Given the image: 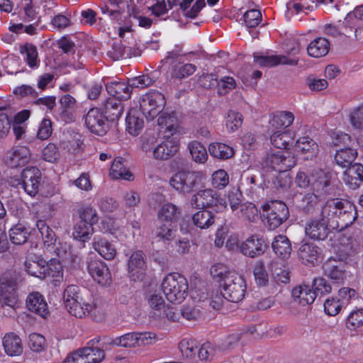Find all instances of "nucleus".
I'll return each instance as SVG.
<instances>
[{"instance_id": "obj_1", "label": "nucleus", "mask_w": 363, "mask_h": 363, "mask_svg": "<svg viewBox=\"0 0 363 363\" xmlns=\"http://www.w3.org/2000/svg\"><path fill=\"white\" fill-rule=\"evenodd\" d=\"M160 138H145L142 143V149L145 152L152 151L154 158L168 160L179 150L180 137L185 132L179 124L177 117L174 114L164 113L157 118Z\"/></svg>"}, {"instance_id": "obj_2", "label": "nucleus", "mask_w": 363, "mask_h": 363, "mask_svg": "<svg viewBox=\"0 0 363 363\" xmlns=\"http://www.w3.org/2000/svg\"><path fill=\"white\" fill-rule=\"evenodd\" d=\"M355 206L347 200L331 199L321 210L320 216L325 218L332 228H347L356 219Z\"/></svg>"}, {"instance_id": "obj_3", "label": "nucleus", "mask_w": 363, "mask_h": 363, "mask_svg": "<svg viewBox=\"0 0 363 363\" xmlns=\"http://www.w3.org/2000/svg\"><path fill=\"white\" fill-rule=\"evenodd\" d=\"M63 303L68 312L77 318H86L95 308L92 298L84 296L76 285H69L64 290Z\"/></svg>"}, {"instance_id": "obj_4", "label": "nucleus", "mask_w": 363, "mask_h": 363, "mask_svg": "<svg viewBox=\"0 0 363 363\" xmlns=\"http://www.w3.org/2000/svg\"><path fill=\"white\" fill-rule=\"evenodd\" d=\"M162 289L168 301L179 304L187 296L189 286L184 276L178 273H171L163 279Z\"/></svg>"}, {"instance_id": "obj_5", "label": "nucleus", "mask_w": 363, "mask_h": 363, "mask_svg": "<svg viewBox=\"0 0 363 363\" xmlns=\"http://www.w3.org/2000/svg\"><path fill=\"white\" fill-rule=\"evenodd\" d=\"M259 213L264 225L274 230L288 218L289 209L282 201H267L261 205Z\"/></svg>"}, {"instance_id": "obj_6", "label": "nucleus", "mask_w": 363, "mask_h": 363, "mask_svg": "<svg viewBox=\"0 0 363 363\" xmlns=\"http://www.w3.org/2000/svg\"><path fill=\"white\" fill-rule=\"evenodd\" d=\"M41 179L40 171L35 167L24 169L21 175L11 176L9 184L18 189H23L30 196H34L38 191Z\"/></svg>"}, {"instance_id": "obj_7", "label": "nucleus", "mask_w": 363, "mask_h": 363, "mask_svg": "<svg viewBox=\"0 0 363 363\" xmlns=\"http://www.w3.org/2000/svg\"><path fill=\"white\" fill-rule=\"evenodd\" d=\"M139 104L143 114L147 120H153L155 117L164 113L174 114L177 117L174 112L164 111L166 99L160 91H150L143 94L140 99Z\"/></svg>"}, {"instance_id": "obj_8", "label": "nucleus", "mask_w": 363, "mask_h": 363, "mask_svg": "<svg viewBox=\"0 0 363 363\" xmlns=\"http://www.w3.org/2000/svg\"><path fill=\"white\" fill-rule=\"evenodd\" d=\"M201 179V172L182 169L172 175L169 184L178 192L187 194L193 191Z\"/></svg>"}, {"instance_id": "obj_9", "label": "nucleus", "mask_w": 363, "mask_h": 363, "mask_svg": "<svg viewBox=\"0 0 363 363\" xmlns=\"http://www.w3.org/2000/svg\"><path fill=\"white\" fill-rule=\"evenodd\" d=\"M223 296L232 302L241 301L246 291V283L244 277L237 272L228 274L225 281L221 284Z\"/></svg>"}, {"instance_id": "obj_10", "label": "nucleus", "mask_w": 363, "mask_h": 363, "mask_svg": "<svg viewBox=\"0 0 363 363\" xmlns=\"http://www.w3.org/2000/svg\"><path fill=\"white\" fill-rule=\"evenodd\" d=\"M18 286V274L5 273L0 278V302L2 306L15 310L18 306L15 291Z\"/></svg>"}, {"instance_id": "obj_11", "label": "nucleus", "mask_w": 363, "mask_h": 363, "mask_svg": "<svg viewBox=\"0 0 363 363\" xmlns=\"http://www.w3.org/2000/svg\"><path fill=\"white\" fill-rule=\"evenodd\" d=\"M265 164L276 172H285L295 166L296 159L290 150H278L267 155Z\"/></svg>"}, {"instance_id": "obj_12", "label": "nucleus", "mask_w": 363, "mask_h": 363, "mask_svg": "<svg viewBox=\"0 0 363 363\" xmlns=\"http://www.w3.org/2000/svg\"><path fill=\"white\" fill-rule=\"evenodd\" d=\"M318 179L315 180L311 184L313 192L305 195L303 198L301 207L306 210H310L317 203L319 197L328 193L330 183L328 177L324 172L320 170L318 174Z\"/></svg>"}, {"instance_id": "obj_13", "label": "nucleus", "mask_w": 363, "mask_h": 363, "mask_svg": "<svg viewBox=\"0 0 363 363\" xmlns=\"http://www.w3.org/2000/svg\"><path fill=\"white\" fill-rule=\"evenodd\" d=\"M147 305L150 309V318L160 320L164 317L173 321L176 320L174 313L167 311V306L162 295L156 291L150 292L146 297Z\"/></svg>"}, {"instance_id": "obj_14", "label": "nucleus", "mask_w": 363, "mask_h": 363, "mask_svg": "<svg viewBox=\"0 0 363 363\" xmlns=\"http://www.w3.org/2000/svg\"><path fill=\"white\" fill-rule=\"evenodd\" d=\"M191 202L198 208L215 206L220 211L227 207L225 200L220 198L218 194L211 189H206L198 191L193 196Z\"/></svg>"}, {"instance_id": "obj_15", "label": "nucleus", "mask_w": 363, "mask_h": 363, "mask_svg": "<svg viewBox=\"0 0 363 363\" xmlns=\"http://www.w3.org/2000/svg\"><path fill=\"white\" fill-rule=\"evenodd\" d=\"M31 160L30 149L25 145H16L9 150L4 157L5 163L11 168H18L28 164Z\"/></svg>"}, {"instance_id": "obj_16", "label": "nucleus", "mask_w": 363, "mask_h": 363, "mask_svg": "<svg viewBox=\"0 0 363 363\" xmlns=\"http://www.w3.org/2000/svg\"><path fill=\"white\" fill-rule=\"evenodd\" d=\"M106 117L98 108H91L84 117L85 125L94 134L103 135L106 132Z\"/></svg>"}, {"instance_id": "obj_17", "label": "nucleus", "mask_w": 363, "mask_h": 363, "mask_svg": "<svg viewBox=\"0 0 363 363\" xmlns=\"http://www.w3.org/2000/svg\"><path fill=\"white\" fill-rule=\"evenodd\" d=\"M147 271V262L145 254L140 250L130 255L128 263V272L130 278L133 281H141Z\"/></svg>"}, {"instance_id": "obj_18", "label": "nucleus", "mask_w": 363, "mask_h": 363, "mask_svg": "<svg viewBox=\"0 0 363 363\" xmlns=\"http://www.w3.org/2000/svg\"><path fill=\"white\" fill-rule=\"evenodd\" d=\"M87 269L89 274L99 284L107 286L111 283V275L106 263L99 259H91Z\"/></svg>"}, {"instance_id": "obj_19", "label": "nucleus", "mask_w": 363, "mask_h": 363, "mask_svg": "<svg viewBox=\"0 0 363 363\" xmlns=\"http://www.w3.org/2000/svg\"><path fill=\"white\" fill-rule=\"evenodd\" d=\"M254 62L261 67H271L278 65H297V58H289L284 55H268L264 53L255 52L253 54Z\"/></svg>"}, {"instance_id": "obj_20", "label": "nucleus", "mask_w": 363, "mask_h": 363, "mask_svg": "<svg viewBox=\"0 0 363 363\" xmlns=\"http://www.w3.org/2000/svg\"><path fill=\"white\" fill-rule=\"evenodd\" d=\"M330 224L320 216L309 220L306 223L305 233L306 236L313 240H324L329 232Z\"/></svg>"}, {"instance_id": "obj_21", "label": "nucleus", "mask_w": 363, "mask_h": 363, "mask_svg": "<svg viewBox=\"0 0 363 363\" xmlns=\"http://www.w3.org/2000/svg\"><path fill=\"white\" fill-rule=\"evenodd\" d=\"M99 343V340H90L87 345L78 350L80 361L82 363H99L105 357L104 350L96 344Z\"/></svg>"}, {"instance_id": "obj_22", "label": "nucleus", "mask_w": 363, "mask_h": 363, "mask_svg": "<svg viewBox=\"0 0 363 363\" xmlns=\"http://www.w3.org/2000/svg\"><path fill=\"white\" fill-rule=\"evenodd\" d=\"M295 151L303 160H309L317 157L319 149L315 140L308 136H303L296 140Z\"/></svg>"}, {"instance_id": "obj_23", "label": "nucleus", "mask_w": 363, "mask_h": 363, "mask_svg": "<svg viewBox=\"0 0 363 363\" xmlns=\"http://www.w3.org/2000/svg\"><path fill=\"white\" fill-rule=\"evenodd\" d=\"M265 248L264 241L257 235L247 238L240 245V250L242 254L252 258L262 255Z\"/></svg>"}, {"instance_id": "obj_24", "label": "nucleus", "mask_w": 363, "mask_h": 363, "mask_svg": "<svg viewBox=\"0 0 363 363\" xmlns=\"http://www.w3.org/2000/svg\"><path fill=\"white\" fill-rule=\"evenodd\" d=\"M271 145L281 150H290L294 141V134L289 130H272L269 135Z\"/></svg>"}, {"instance_id": "obj_25", "label": "nucleus", "mask_w": 363, "mask_h": 363, "mask_svg": "<svg viewBox=\"0 0 363 363\" xmlns=\"http://www.w3.org/2000/svg\"><path fill=\"white\" fill-rule=\"evenodd\" d=\"M26 308L30 312L45 318L48 315V307L43 296L39 292L30 293L26 298Z\"/></svg>"}, {"instance_id": "obj_26", "label": "nucleus", "mask_w": 363, "mask_h": 363, "mask_svg": "<svg viewBox=\"0 0 363 363\" xmlns=\"http://www.w3.org/2000/svg\"><path fill=\"white\" fill-rule=\"evenodd\" d=\"M292 297L296 303L305 306L314 302L316 298V293L313 291L311 286L301 284L293 289Z\"/></svg>"}, {"instance_id": "obj_27", "label": "nucleus", "mask_w": 363, "mask_h": 363, "mask_svg": "<svg viewBox=\"0 0 363 363\" xmlns=\"http://www.w3.org/2000/svg\"><path fill=\"white\" fill-rule=\"evenodd\" d=\"M342 179L350 188H357L363 180V165L355 163L347 167L343 173Z\"/></svg>"}, {"instance_id": "obj_28", "label": "nucleus", "mask_w": 363, "mask_h": 363, "mask_svg": "<svg viewBox=\"0 0 363 363\" xmlns=\"http://www.w3.org/2000/svg\"><path fill=\"white\" fill-rule=\"evenodd\" d=\"M92 245L94 249L106 260L113 259L117 254L115 245L105 238L94 237Z\"/></svg>"}, {"instance_id": "obj_29", "label": "nucleus", "mask_w": 363, "mask_h": 363, "mask_svg": "<svg viewBox=\"0 0 363 363\" xmlns=\"http://www.w3.org/2000/svg\"><path fill=\"white\" fill-rule=\"evenodd\" d=\"M3 347L7 355L11 357L19 356L23 350L21 338L13 333H7L2 340Z\"/></svg>"}, {"instance_id": "obj_30", "label": "nucleus", "mask_w": 363, "mask_h": 363, "mask_svg": "<svg viewBox=\"0 0 363 363\" xmlns=\"http://www.w3.org/2000/svg\"><path fill=\"white\" fill-rule=\"evenodd\" d=\"M108 93L118 100H126L130 97L132 89L129 81L125 82H111L106 85Z\"/></svg>"}, {"instance_id": "obj_31", "label": "nucleus", "mask_w": 363, "mask_h": 363, "mask_svg": "<svg viewBox=\"0 0 363 363\" xmlns=\"http://www.w3.org/2000/svg\"><path fill=\"white\" fill-rule=\"evenodd\" d=\"M179 350L182 359L185 362L183 363H198V347L194 340L189 339L182 340L179 344Z\"/></svg>"}, {"instance_id": "obj_32", "label": "nucleus", "mask_w": 363, "mask_h": 363, "mask_svg": "<svg viewBox=\"0 0 363 363\" xmlns=\"http://www.w3.org/2000/svg\"><path fill=\"white\" fill-rule=\"evenodd\" d=\"M45 279H49L52 282H60L63 279V267L57 259H51L45 261L44 267Z\"/></svg>"}, {"instance_id": "obj_33", "label": "nucleus", "mask_w": 363, "mask_h": 363, "mask_svg": "<svg viewBox=\"0 0 363 363\" xmlns=\"http://www.w3.org/2000/svg\"><path fill=\"white\" fill-rule=\"evenodd\" d=\"M45 260L39 257L28 258L24 262L25 271L30 275L40 279H45L44 267Z\"/></svg>"}, {"instance_id": "obj_34", "label": "nucleus", "mask_w": 363, "mask_h": 363, "mask_svg": "<svg viewBox=\"0 0 363 363\" xmlns=\"http://www.w3.org/2000/svg\"><path fill=\"white\" fill-rule=\"evenodd\" d=\"M298 256L305 264H314L320 258V252L318 247L313 244L305 243L299 248Z\"/></svg>"}, {"instance_id": "obj_35", "label": "nucleus", "mask_w": 363, "mask_h": 363, "mask_svg": "<svg viewBox=\"0 0 363 363\" xmlns=\"http://www.w3.org/2000/svg\"><path fill=\"white\" fill-rule=\"evenodd\" d=\"M324 273L328 278L337 282L342 281L347 277L345 264H337L335 261H329L325 264Z\"/></svg>"}, {"instance_id": "obj_36", "label": "nucleus", "mask_w": 363, "mask_h": 363, "mask_svg": "<svg viewBox=\"0 0 363 363\" xmlns=\"http://www.w3.org/2000/svg\"><path fill=\"white\" fill-rule=\"evenodd\" d=\"M109 175L114 179L132 181L134 179L133 174L123 164V160L121 157L114 159L110 169Z\"/></svg>"}, {"instance_id": "obj_37", "label": "nucleus", "mask_w": 363, "mask_h": 363, "mask_svg": "<svg viewBox=\"0 0 363 363\" xmlns=\"http://www.w3.org/2000/svg\"><path fill=\"white\" fill-rule=\"evenodd\" d=\"M357 156V152L355 149L341 147L335 154V161L338 166L345 168L352 165Z\"/></svg>"}, {"instance_id": "obj_38", "label": "nucleus", "mask_w": 363, "mask_h": 363, "mask_svg": "<svg viewBox=\"0 0 363 363\" xmlns=\"http://www.w3.org/2000/svg\"><path fill=\"white\" fill-rule=\"evenodd\" d=\"M274 252L281 259H287L291 252V245L289 239L283 235L274 238L272 244Z\"/></svg>"}, {"instance_id": "obj_39", "label": "nucleus", "mask_w": 363, "mask_h": 363, "mask_svg": "<svg viewBox=\"0 0 363 363\" xmlns=\"http://www.w3.org/2000/svg\"><path fill=\"white\" fill-rule=\"evenodd\" d=\"M330 50V43L326 38H317L308 45V54L313 57H321L326 55Z\"/></svg>"}, {"instance_id": "obj_40", "label": "nucleus", "mask_w": 363, "mask_h": 363, "mask_svg": "<svg viewBox=\"0 0 363 363\" xmlns=\"http://www.w3.org/2000/svg\"><path fill=\"white\" fill-rule=\"evenodd\" d=\"M194 0H182L179 6L183 15L191 19L197 17L199 12L206 6L205 0H196L193 5H191Z\"/></svg>"}, {"instance_id": "obj_41", "label": "nucleus", "mask_w": 363, "mask_h": 363, "mask_svg": "<svg viewBox=\"0 0 363 363\" xmlns=\"http://www.w3.org/2000/svg\"><path fill=\"white\" fill-rule=\"evenodd\" d=\"M294 121V116L290 111H280L272 113L269 124L275 128L289 127Z\"/></svg>"}, {"instance_id": "obj_42", "label": "nucleus", "mask_w": 363, "mask_h": 363, "mask_svg": "<svg viewBox=\"0 0 363 363\" xmlns=\"http://www.w3.org/2000/svg\"><path fill=\"white\" fill-rule=\"evenodd\" d=\"M258 212L257 208L253 203L245 202L240 205V208L235 214L244 221L255 222L258 218Z\"/></svg>"}, {"instance_id": "obj_43", "label": "nucleus", "mask_w": 363, "mask_h": 363, "mask_svg": "<svg viewBox=\"0 0 363 363\" xmlns=\"http://www.w3.org/2000/svg\"><path fill=\"white\" fill-rule=\"evenodd\" d=\"M208 152L212 157L220 160L229 159L235 154L234 149L232 147L217 142L212 143L208 145Z\"/></svg>"}, {"instance_id": "obj_44", "label": "nucleus", "mask_w": 363, "mask_h": 363, "mask_svg": "<svg viewBox=\"0 0 363 363\" xmlns=\"http://www.w3.org/2000/svg\"><path fill=\"white\" fill-rule=\"evenodd\" d=\"M60 147L69 154L77 155L84 148L82 136L79 133H75L69 138L61 141Z\"/></svg>"}, {"instance_id": "obj_45", "label": "nucleus", "mask_w": 363, "mask_h": 363, "mask_svg": "<svg viewBox=\"0 0 363 363\" xmlns=\"http://www.w3.org/2000/svg\"><path fill=\"white\" fill-rule=\"evenodd\" d=\"M30 231L21 223L13 226L9 231V239L14 245H23L27 242Z\"/></svg>"}, {"instance_id": "obj_46", "label": "nucleus", "mask_w": 363, "mask_h": 363, "mask_svg": "<svg viewBox=\"0 0 363 363\" xmlns=\"http://www.w3.org/2000/svg\"><path fill=\"white\" fill-rule=\"evenodd\" d=\"M191 159L196 163L204 164L208 160V153L205 146L199 141L194 140L188 144Z\"/></svg>"}, {"instance_id": "obj_47", "label": "nucleus", "mask_w": 363, "mask_h": 363, "mask_svg": "<svg viewBox=\"0 0 363 363\" xmlns=\"http://www.w3.org/2000/svg\"><path fill=\"white\" fill-rule=\"evenodd\" d=\"M192 221L195 226L200 229H208L215 222L213 214L208 210L199 211L192 216Z\"/></svg>"}, {"instance_id": "obj_48", "label": "nucleus", "mask_w": 363, "mask_h": 363, "mask_svg": "<svg viewBox=\"0 0 363 363\" xmlns=\"http://www.w3.org/2000/svg\"><path fill=\"white\" fill-rule=\"evenodd\" d=\"M93 233L92 225L79 221L73 227L72 237L76 240L85 242L90 240Z\"/></svg>"}, {"instance_id": "obj_49", "label": "nucleus", "mask_w": 363, "mask_h": 363, "mask_svg": "<svg viewBox=\"0 0 363 363\" xmlns=\"http://www.w3.org/2000/svg\"><path fill=\"white\" fill-rule=\"evenodd\" d=\"M180 211L177 206L171 203L162 205L158 211V218L160 221L173 223L179 217Z\"/></svg>"}, {"instance_id": "obj_50", "label": "nucleus", "mask_w": 363, "mask_h": 363, "mask_svg": "<svg viewBox=\"0 0 363 363\" xmlns=\"http://www.w3.org/2000/svg\"><path fill=\"white\" fill-rule=\"evenodd\" d=\"M36 227L41 234L44 246L48 249L52 247V245H56V238L55 233L47 225L45 220H38L36 222Z\"/></svg>"}, {"instance_id": "obj_51", "label": "nucleus", "mask_w": 363, "mask_h": 363, "mask_svg": "<svg viewBox=\"0 0 363 363\" xmlns=\"http://www.w3.org/2000/svg\"><path fill=\"white\" fill-rule=\"evenodd\" d=\"M347 328L350 330H357L363 327V308H355L349 313Z\"/></svg>"}, {"instance_id": "obj_52", "label": "nucleus", "mask_w": 363, "mask_h": 363, "mask_svg": "<svg viewBox=\"0 0 363 363\" xmlns=\"http://www.w3.org/2000/svg\"><path fill=\"white\" fill-rule=\"evenodd\" d=\"M218 348H216L211 343L205 342L197 351L198 363L212 360L216 355Z\"/></svg>"}, {"instance_id": "obj_53", "label": "nucleus", "mask_w": 363, "mask_h": 363, "mask_svg": "<svg viewBox=\"0 0 363 363\" xmlns=\"http://www.w3.org/2000/svg\"><path fill=\"white\" fill-rule=\"evenodd\" d=\"M229 184V175L228 172L220 169L213 172L211 174V185L218 190L223 189Z\"/></svg>"}, {"instance_id": "obj_54", "label": "nucleus", "mask_w": 363, "mask_h": 363, "mask_svg": "<svg viewBox=\"0 0 363 363\" xmlns=\"http://www.w3.org/2000/svg\"><path fill=\"white\" fill-rule=\"evenodd\" d=\"M349 120L354 129L363 131V104L350 110Z\"/></svg>"}, {"instance_id": "obj_55", "label": "nucleus", "mask_w": 363, "mask_h": 363, "mask_svg": "<svg viewBox=\"0 0 363 363\" xmlns=\"http://www.w3.org/2000/svg\"><path fill=\"white\" fill-rule=\"evenodd\" d=\"M110 344L116 347H137L136 333H128L121 336L117 337L113 339Z\"/></svg>"}, {"instance_id": "obj_56", "label": "nucleus", "mask_w": 363, "mask_h": 363, "mask_svg": "<svg viewBox=\"0 0 363 363\" xmlns=\"http://www.w3.org/2000/svg\"><path fill=\"white\" fill-rule=\"evenodd\" d=\"M60 158V153L55 143H48L42 150V159L48 162L57 163Z\"/></svg>"}, {"instance_id": "obj_57", "label": "nucleus", "mask_w": 363, "mask_h": 363, "mask_svg": "<svg viewBox=\"0 0 363 363\" xmlns=\"http://www.w3.org/2000/svg\"><path fill=\"white\" fill-rule=\"evenodd\" d=\"M253 274L258 286H264L268 284L269 275L262 261H257L254 267Z\"/></svg>"}, {"instance_id": "obj_58", "label": "nucleus", "mask_w": 363, "mask_h": 363, "mask_svg": "<svg viewBox=\"0 0 363 363\" xmlns=\"http://www.w3.org/2000/svg\"><path fill=\"white\" fill-rule=\"evenodd\" d=\"M242 123V116L236 111H229L225 116V127L229 132L238 130Z\"/></svg>"}, {"instance_id": "obj_59", "label": "nucleus", "mask_w": 363, "mask_h": 363, "mask_svg": "<svg viewBox=\"0 0 363 363\" xmlns=\"http://www.w3.org/2000/svg\"><path fill=\"white\" fill-rule=\"evenodd\" d=\"M177 228L172 223L162 224L156 230V237L162 240H172L176 235Z\"/></svg>"}, {"instance_id": "obj_60", "label": "nucleus", "mask_w": 363, "mask_h": 363, "mask_svg": "<svg viewBox=\"0 0 363 363\" xmlns=\"http://www.w3.org/2000/svg\"><path fill=\"white\" fill-rule=\"evenodd\" d=\"M127 130L130 134L136 135L143 128L144 122L142 118L136 116L133 113H128L126 116Z\"/></svg>"}, {"instance_id": "obj_61", "label": "nucleus", "mask_w": 363, "mask_h": 363, "mask_svg": "<svg viewBox=\"0 0 363 363\" xmlns=\"http://www.w3.org/2000/svg\"><path fill=\"white\" fill-rule=\"evenodd\" d=\"M79 221L94 225L98 221L96 211L89 206H83L79 211Z\"/></svg>"}, {"instance_id": "obj_62", "label": "nucleus", "mask_w": 363, "mask_h": 363, "mask_svg": "<svg viewBox=\"0 0 363 363\" xmlns=\"http://www.w3.org/2000/svg\"><path fill=\"white\" fill-rule=\"evenodd\" d=\"M232 272H234L230 271L227 266L220 263H216L212 265L210 269V273L212 277L221 284L225 281V278L228 277V274Z\"/></svg>"}, {"instance_id": "obj_63", "label": "nucleus", "mask_w": 363, "mask_h": 363, "mask_svg": "<svg viewBox=\"0 0 363 363\" xmlns=\"http://www.w3.org/2000/svg\"><path fill=\"white\" fill-rule=\"evenodd\" d=\"M104 107L106 111L109 113L112 119L119 118L123 113V108L121 103L116 98L108 99L105 104Z\"/></svg>"}, {"instance_id": "obj_64", "label": "nucleus", "mask_w": 363, "mask_h": 363, "mask_svg": "<svg viewBox=\"0 0 363 363\" xmlns=\"http://www.w3.org/2000/svg\"><path fill=\"white\" fill-rule=\"evenodd\" d=\"M28 345L32 351L40 352L45 350L46 341L43 335L33 333L28 337Z\"/></svg>"}]
</instances>
